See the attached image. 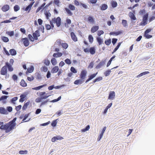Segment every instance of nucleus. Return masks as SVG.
<instances>
[{"mask_svg": "<svg viewBox=\"0 0 155 155\" xmlns=\"http://www.w3.org/2000/svg\"><path fill=\"white\" fill-rule=\"evenodd\" d=\"M48 94V93H46L45 91L40 92L39 94L40 97L35 99V102L36 103H39L41 102L43 100L46 99L50 96V95H47Z\"/></svg>", "mask_w": 155, "mask_h": 155, "instance_id": "obj_1", "label": "nucleus"}, {"mask_svg": "<svg viewBox=\"0 0 155 155\" xmlns=\"http://www.w3.org/2000/svg\"><path fill=\"white\" fill-rule=\"evenodd\" d=\"M50 23L52 28L54 27L53 23H56L57 27H59L61 24V19L59 17L57 18H54L52 19L51 20H50Z\"/></svg>", "mask_w": 155, "mask_h": 155, "instance_id": "obj_2", "label": "nucleus"}, {"mask_svg": "<svg viewBox=\"0 0 155 155\" xmlns=\"http://www.w3.org/2000/svg\"><path fill=\"white\" fill-rule=\"evenodd\" d=\"M0 129L1 130H5L6 133H8L11 131L12 129L8 123L5 125L3 124L0 127Z\"/></svg>", "mask_w": 155, "mask_h": 155, "instance_id": "obj_3", "label": "nucleus"}, {"mask_svg": "<svg viewBox=\"0 0 155 155\" xmlns=\"http://www.w3.org/2000/svg\"><path fill=\"white\" fill-rule=\"evenodd\" d=\"M148 16V14L147 13L143 16L142 21L140 23V25L143 26L147 24Z\"/></svg>", "mask_w": 155, "mask_h": 155, "instance_id": "obj_4", "label": "nucleus"}, {"mask_svg": "<svg viewBox=\"0 0 155 155\" xmlns=\"http://www.w3.org/2000/svg\"><path fill=\"white\" fill-rule=\"evenodd\" d=\"M16 119L17 117H15L12 120L8 122V124H9L10 126V127L12 130L14 129L16 125V123L15 122V121H16Z\"/></svg>", "mask_w": 155, "mask_h": 155, "instance_id": "obj_5", "label": "nucleus"}, {"mask_svg": "<svg viewBox=\"0 0 155 155\" xmlns=\"http://www.w3.org/2000/svg\"><path fill=\"white\" fill-rule=\"evenodd\" d=\"M28 94V92H25L23 94H21L20 96V99L19 100V102L21 103L23 102Z\"/></svg>", "mask_w": 155, "mask_h": 155, "instance_id": "obj_6", "label": "nucleus"}, {"mask_svg": "<svg viewBox=\"0 0 155 155\" xmlns=\"http://www.w3.org/2000/svg\"><path fill=\"white\" fill-rule=\"evenodd\" d=\"M21 41L23 42L24 45L25 47L28 46L29 45L30 42L27 38H22L21 39Z\"/></svg>", "mask_w": 155, "mask_h": 155, "instance_id": "obj_7", "label": "nucleus"}, {"mask_svg": "<svg viewBox=\"0 0 155 155\" xmlns=\"http://www.w3.org/2000/svg\"><path fill=\"white\" fill-rule=\"evenodd\" d=\"M63 139L64 138L63 137L60 135H57L53 137L51 139V140L52 142H54L57 140H61Z\"/></svg>", "mask_w": 155, "mask_h": 155, "instance_id": "obj_8", "label": "nucleus"}, {"mask_svg": "<svg viewBox=\"0 0 155 155\" xmlns=\"http://www.w3.org/2000/svg\"><path fill=\"white\" fill-rule=\"evenodd\" d=\"M115 92L114 91H111L109 93L108 99L113 100L115 98Z\"/></svg>", "mask_w": 155, "mask_h": 155, "instance_id": "obj_9", "label": "nucleus"}, {"mask_svg": "<svg viewBox=\"0 0 155 155\" xmlns=\"http://www.w3.org/2000/svg\"><path fill=\"white\" fill-rule=\"evenodd\" d=\"M85 78H80V79L77 80L74 82V84L75 85L81 84L83 83Z\"/></svg>", "mask_w": 155, "mask_h": 155, "instance_id": "obj_10", "label": "nucleus"}, {"mask_svg": "<svg viewBox=\"0 0 155 155\" xmlns=\"http://www.w3.org/2000/svg\"><path fill=\"white\" fill-rule=\"evenodd\" d=\"M106 60H102L96 67V68L98 69L100 68L104 65Z\"/></svg>", "mask_w": 155, "mask_h": 155, "instance_id": "obj_11", "label": "nucleus"}, {"mask_svg": "<svg viewBox=\"0 0 155 155\" xmlns=\"http://www.w3.org/2000/svg\"><path fill=\"white\" fill-rule=\"evenodd\" d=\"M8 97V96L5 95H2L0 97V101H2L3 104H5L7 103L6 100Z\"/></svg>", "mask_w": 155, "mask_h": 155, "instance_id": "obj_12", "label": "nucleus"}, {"mask_svg": "<svg viewBox=\"0 0 155 155\" xmlns=\"http://www.w3.org/2000/svg\"><path fill=\"white\" fill-rule=\"evenodd\" d=\"M32 35L35 40H37L38 39V37L40 36V34L39 31L38 30H36L35 32L33 33Z\"/></svg>", "mask_w": 155, "mask_h": 155, "instance_id": "obj_13", "label": "nucleus"}, {"mask_svg": "<svg viewBox=\"0 0 155 155\" xmlns=\"http://www.w3.org/2000/svg\"><path fill=\"white\" fill-rule=\"evenodd\" d=\"M7 67L5 65L2 68L1 70V74L2 75H5L7 74Z\"/></svg>", "mask_w": 155, "mask_h": 155, "instance_id": "obj_14", "label": "nucleus"}, {"mask_svg": "<svg viewBox=\"0 0 155 155\" xmlns=\"http://www.w3.org/2000/svg\"><path fill=\"white\" fill-rule=\"evenodd\" d=\"M27 71L26 72V74L27 75L29 73H31L34 70V67L32 65H31L30 67L28 68Z\"/></svg>", "mask_w": 155, "mask_h": 155, "instance_id": "obj_15", "label": "nucleus"}, {"mask_svg": "<svg viewBox=\"0 0 155 155\" xmlns=\"http://www.w3.org/2000/svg\"><path fill=\"white\" fill-rule=\"evenodd\" d=\"M0 113L3 114H8V113L6 109L4 107H0Z\"/></svg>", "mask_w": 155, "mask_h": 155, "instance_id": "obj_16", "label": "nucleus"}, {"mask_svg": "<svg viewBox=\"0 0 155 155\" xmlns=\"http://www.w3.org/2000/svg\"><path fill=\"white\" fill-rule=\"evenodd\" d=\"M123 31H118L111 32L110 33V35H113L115 36H117L122 33Z\"/></svg>", "mask_w": 155, "mask_h": 155, "instance_id": "obj_17", "label": "nucleus"}, {"mask_svg": "<svg viewBox=\"0 0 155 155\" xmlns=\"http://www.w3.org/2000/svg\"><path fill=\"white\" fill-rule=\"evenodd\" d=\"M71 36L72 39L74 41L76 42L78 41L77 38L74 32H71Z\"/></svg>", "mask_w": 155, "mask_h": 155, "instance_id": "obj_18", "label": "nucleus"}, {"mask_svg": "<svg viewBox=\"0 0 155 155\" xmlns=\"http://www.w3.org/2000/svg\"><path fill=\"white\" fill-rule=\"evenodd\" d=\"M47 85V84H44L42 85H40L37 87H35L34 88H33L32 89L33 90H40L42 88L45 87Z\"/></svg>", "mask_w": 155, "mask_h": 155, "instance_id": "obj_19", "label": "nucleus"}, {"mask_svg": "<svg viewBox=\"0 0 155 155\" xmlns=\"http://www.w3.org/2000/svg\"><path fill=\"white\" fill-rule=\"evenodd\" d=\"M1 9L3 12H5L9 9V6L8 5H5L3 6Z\"/></svg>", "mask_w": 155, "mask_h": 155, "instance_id": "obj_20", "label": "nucleus"}, {"mask_svg": "<svg viewBox=\"0 0 155 155\" xmlns=\"http://www.w3.org/2000/svg\"><path fill=\"white\" fill-rule=\"evenodd\" d=\"M99 29L98 26H93L91 29V33H94L98 30Z\"/></svg>", "mask_w": 155, "mask_h": 155, "instance_id": "obj_21", "label": "nucleus"}, {"mask_svg": "<svg viewBox=\"0 0 155 155\" xmlns=\"http://www.w3.org/2000/svg\"><path fill=\"white\" fill-rule=\"evenodd\" d=\"M87 20L89 22L93 24L95 23V21L93 18L91 16H89L87 18Z\"/></svg>", "mask_w": 155, "mask_h": 155, "instance_id": "obj_22", "label": "nucleus"}, {"mask_svg": "<svg viewBox=\"0 0 155 155\" xmlns=\"http://www.w3.org/2000/svg\"><path fill=\"white\" fill-rule=\"evenodd\" d=\"M5 66L7 67L8 70L10 71H13V69L12 67V65L10 64L8 62H7L5 63Z\"/></svg>", "mask_w": 155, "mask_h": 155, "instance_id": "obj_23", "label": "nucleus"}, {"mask_svg": "<svg viewBox=\"0 0 155 155\" xmlns=\"http://www.w3.org/2000/svg\"><path fill=\"white\" fill-rule=\"evenodd\" d=\"M87 73V71L86 70H82L81 73V78H85Z\"/></svg>", "mask_w": 155, "mask_h": 155, "instance_id": "obj_24", "label": "nucleus"}, {"mask_svg": "<svg viewBox=\"0 0 155 155\" xmlns=\"http://www.w3.org/2000/svg\"><path fill=\"white\" fill-rule=\"evenodd\" d=\"M62 55V53L61 52H58L54 53L53 54V56L54 58H58L61 57Z\"/></svg>", "mask_w": 155, "mask_h": 155, "instance_id": "obj_25", "label": "nucleus"}, {"mask_svg": "<svg viewBox=\"0 0 155 155\" xmlns=\"http://www.w3.org/2000/svg\"><path fill=\"white\" fill-rule=\"evenodd\" d=\"M129 16L130 18L132 20H135L137 19L134 14L132 12H129Z\"/></svg>", "mask_w": 155, "mask_h": 155, "instance_id": "obj_26", "label": "nucleus"}, {"mask_svg": "<svg viewBox=\"0 0 155 155\" xmlns=\"http://www.w3.org/2000/svg\"><path fill=\"white\" fill-rule=\"evenodd\" d=\"M35 2H31L30 3V4L25 9V11H27L28 10H29V11L30 10L32 6L34 4Z\"/></svg>", "mask_w": 155, "mask_h": 155, "instance_id": "obj_27", "label": "nucleus"}, {"mask_svg": "<svg viewBox=\"0 0 155 155\" xmlns=\"http://www.w3.org/2000/svg\"><path fill=\"white\" fill-rule=\"evenodd\" d=\"M30 103V101H28L26 103H25L24 105H23L22 107V109L23 110H26V108H27L28 106Z\"/></svg>", "mask_w": 155, "mask_h": 155, "instance_id": "obj_28", "label": "nucleus"}, {"mask_svg": "<svg viewBox=\"0 0 155 155\" xmlns=\"http://www.w3.org/2000/svg\"><path fill=\"white\" fill-rule=\"evenodd\" d=\"M108 8L107 5L105 4H104L101 5L100 6V8L101 10H105L107 9Z\"/></svg>", "mask_w": 155, "mask_h": 155, "instance_id": "obj_29", "label": "nucleus"}, {"mask_svg": "<svg viewBox=\"0 0 155 155\" xmlns=\"http://www.w3.org/2000/svg\"><path fill=\"white\" fill-rule=\"evenodd\" d=\"M45 3L44 2L37 9L36 11V12L37 13L39 12L42 9L43 10L44 9V7L45 5Z\"/></svg>", "mask_w": 155, "mask_h": 155, "instance_id": "obj_30", "label": "nucleus"}, {"mask_svg": "<svg viewBox=\"0 0 155 155\" xmlns=\"http://www.w3.org/2000/svg\"><path fill=\"white\" fill-rule=\"evenodd\" d=\"M58 119H57L55 120H54L52 121L51 124V126L53 127H55L56 126L58 120Z\"/></svg>", "mask_w": 155, "mask_h": 155, "instance_id": "obj_31", "label": "nucleus"}, {"mask_svg": "<svg viewBox=\"0 0 155 155\" xmlns=\"http://www.w3.org/2000/svg\"><path fill=\"white\" fill-rule=\"evenodd\" d=\"M59 70L58 67V66L54 67L52 69L51 72L52 73H55L57 72Z\"/></svg>", "mask_w": 155, "mask_h": 155, "instance_id": "obj_32", "label": "nucleus"}, {"mask_svg": "<svg viewBox=\"0 0 155 155\" xmlns=\"http://www.w3.org/2000/svg\"><path fill=\"white\" fill-rule=\"evenodd\" d=\"M21 86L23 87H26L27 86V84L24 79H22L20 82Z\"/></svg>", "mask_w": 155, "mask_h": 155, "instance_id": "obj_33", "label": "nucleus"}, {"mask_svg": "<svg viewBox=\"0 0 155 155\" xmlns=\"http://www.w3.org/2000/svg\"><path fill=\"white\" fill-rule=\"evenodd\" d=\"M9 51L10 54L12 55H15L17 53L16 50L14 49H10Z\"/></svg>", "mask_w": 155, "mask_h": 155, "instance_id": "obj_34", "label": "nucleus"}, {"mask_svg": "<svg viewBox=\"0 0 155 155\" xmlns=\"http://www.w3.org/2000/svg\"><path fill=\"white\" fill-rule=\"evenodd\" d=\"M1 38L2 40L5 42H7L9 41V39L8 38L4 36H2L1 37Z\"/></svg>", "mask_w": 155, "mask_h": 155, "instance_id": "obj_35", "label": "nucleus"}, {"mask_svg": "<svg viewBox=\"0 0 155 155\" xmlns=\"http://www.w3.org/2000/svg\"><path fill=\"white\" fill-rule=\"evenodd\" d=\"M89 52L92 54H94L95 53V49L94 47H91L89 49Z\"/></svg>", "mask_w": 155, "mask_h": 155, "instance_id": "obj_36", "label": "nucleus"}, {"mask_svg": "<svg viewBox=\"0 0 155 155\" xmlns=\"http://www.w3.org/2000/svg\"><path fill=\"white\" fill-rule=\"evenodd\" d=\"M18 99V97H14L12 98L10 100V102L12 104H15L16 101Z\"/></svg>", "mask_w": 155, "mask_h": 155, "instance_id": "obj_37", "label": "nucleus"}, {"mask_svg": "<svg viewBox=\"0 0 155 155\" xmlns=\"http://www.w3.org/2000/svg\"><path fill=\"white\" fill-rule=\"evenodd\" d=\"M51 62L53 65H56L57 63V61L55 58H53L51 60Z\"/></svg>", "mask_w": 155, "mask_h": 155, "instance_id": "obj_38", "label": "nucleus"}, {"mask_svg": "<svg viewBox=\"0 0 155 155\" xmlns=\"http://www.w3.org/2000/svg\"><path fill=\"white\" fill-rule=\"evenodd\" d=\"M67 14L70 16H71L73 15L72 13L70 10L67 8H64Z\"/></svg>", "mask_w": 155, "mask_h": 155, "instance_id": "obj_39", "label": "nucleus"}, {"mask_svg": "<svg viewBox=\"0 0 155 155\" xmlns=\"http://www.w3.org/2000/svg\"><path fill=\"white\" fill-rule=\"evenodd\" d=\"M90 126L89 125H87L84 128L81 130V131L82 132H85L87 131L88 130L90 129Z\"/></svg>", "mask_w": 155, "mask_h": 155, "instance_id": "obj_40", "label": "nucleus"}, {"mask_svg": "<svg viewBox=\"0 0 155 155\" xmlns=\"http://www.w3.org/2000/svg\"><path fill=\"white\" fill-rule=\"evenodd\" d=\"M88 39L89 41L91 43H92L94 41V38L91 35H89Z\"/></svg>", "mask_w": 155, "mask_h": 155, "instance_id": "obj_41", "label": "nucleus"}, {"mask_svg": "<svg viewBox=\"0 0 155 155\" xmlns=\"http://www.w3.org/2000/svg\"><path fill=\"white\" fill-rule=\"evenodd\" d=\"M61 98V96H59L57 98L54 99L50 101V102L54 103L60 101Z\"/></svg>", "mask_w": 155, "mask_h": 155, "instance_id": "obj_42", "label": "nucleus"}, {"mask_svg": "<svg viewBox=\"0 0 155 155\" xmlns=\"http://www.w3.org/2000/svg\"><path fill=\"white\" fill-rule=\"evenodd\" d=\"M111 4L112 7L114 8L117 6V3L115 2L112 1L111 2Z\"/></svg>", "mask_w": 155, "mask_h": 155, "instance_id": "obj_43", "label": "nucleus"}, {"mask_svg": "<svg viewBox=\"0 0 155 155\" xmlns=\"http://www.w3.org/2000/svg\"><path fill=\"white\" fill-rule=\"evenodd\" d=\"M45 14L47 19H49V18L51 16V14L48 12H45Z\"/></svg>", "mask_w": 155, "mask_h": 155, "instance_id": "obj_44", "label": "nucleus"}, {"mask_svg": "<svg viewBox=\"0 0 155 155\" xmlns=\"http://www.w3.org/2000/svg\"><path fill=\"white\" fill-rule=\"evenodd\" d=\"M28 151L27 150H21L19 151V153L21 154H27Z\"/></svg>", "mask_w": 155, "mask_h": 155, "instance_id": "obj_45", "label": "nucleus"}, {"mask_svg": "<svg viewBox=\"0 0 155 155\" xmlns=\"http://www.w3.org/2000/svg\"><path fill=\"white\" fill-rule=\"evenodd\" d=\"M6 34L11 37L14 35V32L13 31H8L6 32Z\"/></svg>", "mask_w": 155, "mask_h": 155, "instance_id": "obj_46", "label": "nucleus"}, {"mask_svg": "<svg viewBox=\"0 0 155 155\" xmlns=\"http://www.w3.org/2000/svg\"><path fill=\"white\" fill-rule=\"evenodd\" d=\"M144 36L147 39H149L152 37V35H148V33H144Z\"/></svg>", "mask_w": 155, "mask_h": 155, "instance_id": "obj_47", "label": "nucleus"}, {"mask_svg": "<svg viewBox=\"0 0 155 155\" xmlns=\"http://www.w3.org/2000/svg\"><path fill=\"white\" fill-rule=\"evenodd\" d=\"M68 8L71 10H74L75 9V7L74 5L71 4H69Z\"/></svg>", "mask_w": 155, "mask_h": 155, "instance_id": "obj_48", "label": "nucleus"}, {"mask_svg": "<svg viewBox=\"0 0 155 155\" xmlns=\"http://www.w3.org/2000/svg\"><path fill=\"white\" fill-rule=\"evenodd\" d=\"M149 73V72L148 71L144 72L142 73H140V74L138 75L137 76V77L138 78V77H141L143 75H145V74H148Z\"/></svg>", "mask_w": 155, "mask_h": 155, "instance_id": "obj_49", "label": "nucleus"}, {"mask_svg": "<svg viewBox=\"0 0 155 155\" xmlns=\"http://www.w3.org/2000/svg\"><path fill=\"white\" fill-rule=\"evenodd\" d=\"M61 46L64 48L65 49H67L68 47V44L66 43H62Z\"/></svg>", "mask_w": 155, "mask_h": 155, "instance_id": "obj_50", "label": "nucleus"}, {"mask_svg": "<svg viewBox=\"0 0 155 155\" xmlns=\"http://www.w3.org/2000/svg\"><path fill=\"white\" fill-rule=\"evenodd\" d=\"M122 23L123 26L125 27H126L127 26V21L126 20H122Z\"/></svg>", "mask_w": 155, "mask_h": 155, "instance_id": "obj_51", "label": "nucleus"}, {"mask_svg": "<svg viewBox=\"0 0 155 155\" xmlns=\"http://www.w3.org/2000/svg\"><path fill=\"white\" fill-rule=\"evenodd\" d=\"M56 44L58 46H60L61 45V40L60 39H58L56 40V42H55Z\"/></svg>", "mask_w": 155, "mask_h": 155, "instance_id": "obj_52", "label": "nucleus"}, {"mask_svg": "<svg viewBox=\"0 0 155 155\" xmlns=\"http://www.w3.org/2000/svg\"><path fill=\"white\" fill-rule=\"evenodd\" d=\"M12 107L11 106H8L6 107V110L8 112H11L12 111Z\"/></svg>", "mask_w": 155, "mask_h": 155, "instance_id": "obj_53", "label": "nucleus"}, {"mask_svg": "<svg viewBox=\"0 0 155 155\" xmlns=\"http://www.w3.org/2000/svg\"><path fill=\"white\" fill-rule=\"evenodd\" d=\"M65 86V85L64 84H62L60 85H58L56 86H55L54 88L56 89H61L64 87Z\"/></svg>", "mask_w": 155, "mask_h": 155, "instance_id": "obj_54", "label": "nucleus"}, {"mask_svg": "<svg viewBox=\"0 0 155 155\" xmlns=\"http://www.w3.org/2000/svg\"><path fill=\"white\" fill-rule=\"evenodd\" d=\"M41 71L44 72H46L48 71V68L45 66H42L41 68Z\"/></svg>", "mask_w": 155, "mask_h": 155, "instance_id": "obj_55", "label": "nucleus"}, {"mask_svg": "<svg viewBox=\"0 0 155 155\" xmlns=\"http://www.w3.org/2000/svg\"><path fill=\"white\" fill-rule=\"evenodd\" d=\"M97 40L99 45H101L103 42L102 40L100 37H97Z\"/></svg>", "mask_w": 155, "mask_h": 155, "instance_id": "obj_56", "label": "nucleus"}, {"mask_svg": "<svg viewBox=\"0 0 155 155\" xmlns=\"http://www.w3.org/2000/svg\"><path fill=\"white\" fill-rule=\"evenodd\" d=\"M105 43L106 45H109L111 43V40L109 39L105 41Z\"/></svg>", "mask_w": 155, "mask_h": 155, "instance_id": "obj_57", "label": "nucleus"}, {"mask_svg": "<svg viewBox=\"0 0 155 155\" xmlns=\"http://www.w3.org/2000/svg\"><path fill=\"white\" fill-rule=\"evenodd\" d=\"M103 78H96V79L94 80V81L92 82L91 83L92 84H94L95 82L97 81H100L102 80Z\"/></svg>", "mask_w": 155, "mask_h": 155, "instance_id": "obj_58", "label": "nucleus"}, {"mask_svg": "<svg viewBox=\"0 0 155 155\" xmlns=\"http://www.w3.org/2000/svg\"><path fill=\"white\" fill-rule=\"evenodd\" d=\"M28 38H29V40L32 41H34L35 40L34 37H32V35L31 34L28 35Z\"/></svg>", "mask_w": 155, "mask_h": 155, "instance_id": "obj_59", "label": "nucleus"}, {"mask_svg": "<svg viewBox=\"0 0 155 155\" xmlns=\"http://www.w3.org/2000/svg\"><path fill=\"white\" fill-rule=\"evenodd\" d=\"M14 9L15 12H17L20 9V8L18 5H15L14 7Z\"/></svg>", "mask_w": 155, "mask_h": 155, "instance_id": "obj_60", "label": "nucleus"}, {"mask_svg": "<svg viewBox=\"0 0 155 155\" xmlns=\"http://www.w3.org/2000/svg\"><path fill=\"white\" fill-rule=\"evenodd\" d=\"M50 123V121H48L47 122L43 123L40 124V126H44L48 125V124Z\"/></svg>", "mask_w": 155, "mask_h": 155, "instance_id": "obj_61", "label": "nucleus"}, {"mask_svg": "<svg viewBox=\"0 0 155 155\" xmlns=\"http://www.w3.org/2000/svg\"><path fill=\"white\" fill-rule=\"evenodd\" d=\"M21 107L22 106L21 105H19L18 106H16L15 109L17 111H18L21 109Z\"/></svg>", "mask_w": 155, "mask_h": 155, "instance_id": "obj_62", "label": "nucleus"}, {"mask_svg": "<svg viewBox=\"0 0 155 155\" xmlns=\"http://www.w3.org/2000/svg\"><path fill=\"white\" fill-rule=\"evenodd\" d=\"M146 46L148 48H151L153 47V45L151 43H148L147 44Z\"/></svg>", "mask_w": 155, "mask_h": 155, "instance_id": "obj_63", "label": "nucleus"}, {"mask_svg": "<svg viewBox=\"0 0 155 155\" xmlns=\"http://www.w3.org/2000/svg\"><path fill=\"white\" fill-rule=\"evenodd\" d=\"M104 33V32L102 30L98 31L97 32V34L99 36H101V35L103 34Z\"/></svg>", "mask_w": 155, "mask_h": 155, "instance_id": "obj_64", "label": "nucleus"}]
</instances>
